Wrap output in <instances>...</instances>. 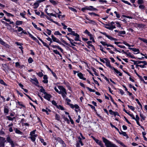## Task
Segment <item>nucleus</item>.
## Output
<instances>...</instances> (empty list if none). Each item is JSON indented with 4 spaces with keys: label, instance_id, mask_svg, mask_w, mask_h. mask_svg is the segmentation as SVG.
Masks as SVG:
<instances>
[{
    "label": "nucleus",
    "instance_id": "nucleus-28",
    "mask_svg": "<svg viewBox=\"0 0 147 147\" xmlns=\"http://www.w3.org/2000/svg\"><path fill=\"white\" fill-rule=\"evenodd\" d=\"M107 37L111 40L115 41L117 40L116 39L112 37L111 36L109 35H108Z\"/></svg>",
    "mask_w": 147,
    "mask_h": 147
},
{
    "label": "nucleus",
    "instance_id": "nucleus-60",
    "mask_svg": "<svg viewBox=\"0 0 147 147\" xmlns=\"http://www.w3.org/2000/svg\"><path fill=\"white\" fill-rule=\"evenodd\" d=\"M4 112L6 114H8L9 112L8 109L6 108H5L4 109Z\"/></svg>",
    "mask_w": 147,
    "mask_h": 147
},
{
    "label": "nucleus",
    "instance_id": "nucleus-24",
    "mask_svg": "<svg viewBox=\"0 0 147 147\" xmlns=\"http://www.w3.org/2000/svg\"><path fill=\"white\" fill-rule=\"evenodd\" d=\"M47 10V9H45V11H46ZM46 13H47V14L49 16H54L55 17H57V15L56 14H53V13H49L47 12L46 11Z\"/></svg>",
    "mask_w": 147,
    "mask_h": 147
},
{
    "label": "nucleus",
    "instance_id": "nucleus-38",
    "mask_svg": "<svg viewBox=\"0 0 147 147\" xmlns=\"http://www.w3.org/2000/svg\"><path fill=\"white\" fill-rule=\"evenodd\" d=\"M53 52L56 54H57L59 55L60 57H62L61 55L60 54L59 52L57 50H53Z\"/></svg>",
    "mask_w": 147,
    "mask_h": 147
},
{
    "label": "nucleus",
    "instance_id": "nucleus-27",
    "mask_svg": "<svg viewBox=\"0 0 147 147\" xmlns=\"http://www.w3.org/2000/svg\"><path fill=\"white\" fill-rule=\"evenodd\" d=\"M117 142L123 147H127L123 142L119 140H117Z\"/></svg>",
    "mask_w": 147,
    "mask_h": 147
},
{
    "label": "nucleus",
    "instance_id": "nucleus-42",
    "mask_svg": "<svg viewBox=\"0 0 147 147\" xmlns=\"http://www.w3.org/2000/svg\"><path fill=\"white\" fill-rule=\"evenodd\" d=\"M63 118L65 121H67L68 123H69V120L67 118L63 116Z\"/></svg>",
    "mask_w": 147,
    "mask_h": 147
},
{
    "label": "nucleus",
    "instance_id": "nucleus-34",
    "mask_svg": "<svg viewBox=\"0 0 147 147\" xmlns=\"http://www.w3.org/2000/svg\"><path fill=\"white\" fill-rule=\"evenodd\" d=\"M15 131V132L16 134H22V132H21L20 130L18 129L17 128H16L14 129Z\"/></svg>",
    "mask_w": 147,
    "mask_h": 147
},
{
    "label": "nucleus",
    "instance_id": "nucleus-56",
    "mask_svg": "<svg viewBox=\"0 0 147 147\" xmlns=\"http://www.w3.org/2000/svg\"><path fill=\"white\" fill-rule=\"evenodd\" d=\"M28 62L29 63H32L33 61V60L32 59L31 57H30L28 59Z\"/></svg>",
    "mask_w": 147,
    "mask_h": 147
},
{
    "label": "nucleus",
    "instance_id": "nucleus-4",
    "mask_svg": "<svg viewBox=\"0 0 147 147\" xmlns=\"http://www.w3.org/2000/svg\"><path fill=\"white\" fill-rule=\"evenodd\" d=\"M93 140L95 141L101 147H104L103 144L102 143L101 141L97 139H96L93 136L92 137Z\"/></svg>",
    "mask_w": 147,
    "mask_h": 147
},
{
    "label": "nucleus",
    "instance_id": "nucleus-46",
    "mask_svg": "<svg viewBox=\"0 0 147 147\" xmlns=\"http://www.w3.org/2000/svg\"><path fill=\"white\" fill-rule=\"evenodd\" d=\"M31 82H32L33 81H34L36 82V84L38 83V82L36 78H35L34 79H32V78H31Z\"/></svg>",
    "mask_w": 147,
    "mask_h": 147
},
{
    "label": "nucleus",
    "instance_id": "nucleus-6",
    "mask_svg": "<svg viewBox=\"0 0 147 147\" xmlns=\"http://www.w3.org/2000/svg\"><path fill=\"white\" fill-rule=\"evenodd\" d=\"M51 37L53 42L59 43L60 45H63V44L60 42L59 40L55 37L53 35H52L51 36Z\"/></svg>",
    "mask_w": 147,
    "mask_h": 147
},
{
    "label": "nucleus",
    "instance_id": "nucleus-21",
    "mask_svg": "<svg viewBox=\"0 0 147 147\" xmlns=\"http://www.w3.org/2000/svg\"><path fill=\"white\" fill-rule=\"evenodd\" d=\"M43 79V82L47 84L48 82V81L47 80V75H45L44 76Z\"/></svg>",
    "mask_w": 147,
    "mask_h": 147
},
{
    "label": "nucleus",
    "instance_id": "nucleus-18",
    "mask_svg": "<svg viewBox=\"0 0 147 147\" xmlns=\"http://www.w3.org/2000/svg\"><path fill=\"white\" fill-rule=\"evenodd\" d=\"M7 140L8 142L11 145L12 147H13L14 146L13 141L10 139L9 137H7Z\"/></svg>",
    "mask_w": 147,
    "mask_h": 147
},
{
    "label": "nucleus",
    "instance_id": "nucleus-2",
    "mask_svg": "<svg viewBox=\"0 0 147 147\" xmlns=\"http://www.w3.org/2000/svg\"><path fill=\"white\" fill-rule=\"evenodd\" d=\"M102 139L106 147H118L104 137H102Z\"/></svg>",
    "mask_w": 147,
    "mask_h": 147
},
{
    "label": "nucleus",
    "instance_id": "nucleus-23",
    "mask_svg": "<svg viewBox=\"0 0 147 147\" xmlns=\"http://www.w3.org/2000/svg\"><path fill=\"white\" fill-rule=\"evenodd\" d=\"M32 24L35 28L40 31H41V28L39 27H37V25H36L33 22H32Z\"/></svg>",
    "mask_w": 147,
    "mask_h": 147
},
{
    "label": "nucleus",
    "instance_id": "nucleus-10",
    "mask_svg": "<svg viewBox=\"0 0 147 147\" xmlns=\"http://www.w3.org/2000/svg\"><path fill=\"white\" fill-rule=\"evenodd\" d=\"M45 94V95L44 96V98L48 101H49L50 98L51 97V95L50 94H47V92L46 94Z\"/></svg>",
    "mask_w": 147,
    "mask_h": 147
},
{
    "label": "nucleus",
    "instance_id": "nucleus-7",
    "mask_svg": "<svg viewBox=\"0 0 147 147\" xmlns=\"http://www.w3.org/2000/svg\"><path fill=\"white\" fill-rule=\"evenodd\" d=\"M131 61L134 62V64L136 65V68H138V67H142V65H139V63H140V62H139V61H135L133 60H131Z\"/></svg>",
    "mask_w": 147,
    "mask_h": 147
},
{
    "label": "nucleus",
    "instance_id": "nucleus-9",
    "mask_svg": "<svg viewBox=\"0 0 147 147\" xmlns=\"http://www.w3.org/2000/svg\"><path fill=\"white\" fill-rule=\"evenodd\" d=\"M86 9L87 10H88L91 11H94L97 10L96 9L94 8L93 6H86Z\"/></svg>",
    "mask_w": 147,
    "mask_h": 147
},
{
    "label": "nucleus",
    "instance_id": "nucleus-3",
    "mask_svg": "<svg viewBox=\"0 0 147 147\" xmlns=\"http://www.w3.org/2000/svg\"><path fill=\"white\" fill-rule=\"evenodd\" d=\"M70 105V107L72 109H74V108H75V111L77 113H78V111L79 110V106L77 104H75V105H74L73 104H69Z\"/></svg>",
    "mask_w": 147,
    "mask_h": 147
},
{
    "label": "nucleus",
    "instance_id": "nucleus-15",
    "mask_svg": "<svg viewBox=\"0 0 147 147\" xmlns=\"http://www.w3.org/2000/svg\"><path fill=\"white\" fill-rule=\"evenodd\" d=\"M106 61L105 62V63L106 65L109 68H110L111 69H112L113 67H112L110 63V62L109 60H107V59H105Z\"/></svg>",
    "mask_w": 147,
    "mask_h": 147
},
{
    "label": "nucleus",
    "instance_id": "nucleus-31",
    "mask_svg": "<svg viewBox=\"0 0 147 147\" xmlns=\"http://www.w3.org/2000/svg\"><path fill=\"white\" fill-rule=\"evenodd\" d=\"M39 3L37 1L34 4V8L35 9L37 8L39 6Z\"/></svg>",
    "mask_w": 147,
    "mask_h": 147
},
{
    "label": "nucleus",
    "instance_id": "nucleus-1",
    "mask_svg": "<svg viewBox=\"0 0 147 147\" xmlns=\"http://www.w3.org/2000/svg\"><path fill=\"white\" fill-rule=\"evenodd\" d=\"M57 89L55 87L54 88L55 90L59 94H61L63 98L66 97L67 93L65 89L62 86H59L57 87Z\"/></svg>",
    "mask_w": 147,
    "mask_h": 147
},
{
    "label": "nucleus",
    "instance_id": "nucleus-55",
    "mask_svg": "<svg viewBox=\"0 0 147 147\" xmlns=\"http://www.w3.org/2000/svg\"><path fill=\"white\" fill-rule=\"evenodd\" d=\"M90 36V40H92L93 42H95L93 36L92 34H91L90 36Z\"/></svg>",
    "mask_w": 147,
    "mask_h": 147
},
{
    "label": "nucleus",
    "instance_id": "nucleus-16",
    "mask_svg": "<svg viewBox=\"0 0 147 147\" xmlns=\"http://www.w3.org/2000/svg\"><path fill=\"white\" fill-rule=\"evenodd\" d=\"M78 76L81 79L83 80H85L86 78L83 77L84 75L81 73H79L77 74Z\"/></svg>",
    "mask_w": 147,
    "mask_h": 147
},
{
    "label": "nucleus",
    "instance_id": "nucleus-64",
    "mask_svg": "<svg viewBox=\"0 0 147 147\" xmlns=\"http://www.w3.org/2000/svg\"><path fill=\"white\" fill-rule=\"evenodd\" d=\"M0 83L1 84L4 85L5 86H6V84L5 83L4 81L2 80H0Z\"/></svg>",
    "mask_w": 147,
    "mask_h": 147
},
{
    "label": "nucleus",
    "instance_id": "nucleus-61",
    "mask_svg": "<svg viewBox=\"0 0 147 147\" xmlns=\"http://www.w3.org/2000/svg\"><path fill=\"white\" fill-rule=\"evenodd\" d=\"M16 28H18V32L22 31L23 30V29L21 27H18L16 26Z\"/></svg>",
    "mask_w": 147,
    "mask_h": 147
},
{
    "label": "nucleus",
    "instance_id": "nucleus-35",
    "mask_svg": "<svg viewBox=\"0 0 147 147\" xmlns=\"http://www.w3.org/2000/svg\"><path fill=\"white\" fill-rule=\"evenodd\" d=\"M54 34L56 36H61L62 35V34L59 31H56L54 33Z\"/></svg>",
    "mask_w": 147,
    "mask_h": 147
},
{
    "label": "nucleus",
    "instance_id": "nucleus-54",
    "mask_svg": "<svg viewBox=\"0 0 147 147\" xmlns=\"http://www.w3.org/2000/svg\"><path fill=\"white\" fill-rule=\"evenodd\" d=\"M42 43L44 46L48 48H49V47L48 44L47 43L44 42L43 41H42Z\"/></svg>",
    "mask_w": 147,
    "mask_h": 147
},
{
    "label": "nucleus",
    "instance_id": "nucleus-17",
    "mask_svg": "<svg viewBox=\"0 0 147 147\" xmlns=\"http://www.w3.org/2000/svg\"><path fill=\"white\" fill-rule=\"evenodd\" d=\"M134 120L136 121L137 124L138 125L140 126V124L139 122L140 118L138 115H136L135 119Z\"/></svg>",
    "mask_w": 147,
    "mask_h": 147
},
{
    "label": "nucleus",
    "instance_id": "nucleus-63",
    "mask_svg": "<svg viewBox=\"0 0 147 147\" xmlns=\"http://www.w3.org/2000/svg\"><path fill=\"white\" fill-rule=\"evenodd\" d=\"M87 88L91 92H95V90H94L92 89L91 88H90L89 87H87Z\"/></svg>",
    "mask_w": 147,
    "mask_h": 147
},
{
    "label": "nucleus",
    "instance_id": "nucleus-5",
    "mask_svg": "<svg viewBox=\"0 0 147 147\" xmlns=\"http://www.w3.org/2000/svg\"><path fill=\"white\" fill-rule=\"evenodd\" d=\"M105 27L106 28L111 30H112L113 29L116 28L114 25H111L110 24H105Z\"/></svg>",
    "mask_w": 147,
    "mask_h": 147
},
{
    "label": "nucleus",
    "instance_id": "nucleus-30",
    "mask_svg": "<svg viewBox=\"0 0 147 147\" xmlns=\"http://www.w3.org/2000/svg\"><path fill=\"white\" fill-rule=\"evenodd\" d=\"M75 36V40L76 41H80V36L79 34L77 33Z\"/></svg>",
    "mask_w": 147,
    "mask_h": 147
},
{
    "label": "nucleus",
    "instance_id": "nucleus-22",
    "mask_svg": "<svg viewBox=\"0 0 147 147\" xmlns=\"http://www.w3.org/2000/svg\"><path fill=\"white\" fill-rule=\"evenodd\" d=\"M42 111L43 112H45L48 115L49 114L48 112H50L51 111L49 109L46 108V109H42Z\"/></svg>",
    "mask_w": 147,
    "mask_h": 147
},
{
    "label": "nucleus",
    "instance_id": "nucleus-57",
    "mask_svg": "<svg viewBox=\"0 0 147 147\" xmlns=\"http://www.w3.org/2000/svg\"><path fill=\"white\" fill-rule=\"evenodd\" d=\"M40 91L44 93V94H46V92H45V90L42 87H41L40 89Z\"/></svg>",
    "mask_w": 147,
    "mask_h": 147
},
{
    "label": "nucleus",
    "instance_id": "nucleus-11",
    "mask_svg": "<svg viewBox=\"0 0 147 147\" xmlns=\"http://www.w3.org/2000/svg\"><path fill=\"white\" fill-rule=\"evenodd\" d=\"M139 62H140V63H139V65H141L142 66V67H140L141 68H143L146 67L145 66L147 65V63L146 61H139Z\"/></svg>",
    "mask_w": 147,
    "mask_h": 147
},
{
    "label": "nucleus",
    "instance_id": "nucleus-14",
    "mask_svg": "<svg viewBox=\"0 0 147 147\" xmlns=\"http://www.w3.org/2000/svg\"><path fill=\"white\" fill-rule=\"evenodd\" d=\"M51 47L53 48L57 49H58L62 53L63 52V50L58 45H53L51 46Z\"/></svg>",
    "mask_w": 147,
    "mask_h": 147
},
{
    "label": "nucleus",
    "instance_id": "nucleus-50",
    "mask_svg": "<svg viewBox=\"0 0 147 147\" xmlns=\"http://www.w3.org/2000/svg\"><path fill=\"white\" fill-rule=\"evenodd\" d=\"M127 106L131 110L133 111H134L135 110L134 108L132 106L128 105Z\"/></svg>",
    "mask_w": 147,
    "mask_h": 147
},
{
    "label": "nucleus",
    "instance_id": "nucleus-40",
    "mask_svg": "<svg viewBox=\"0 0 147 147\" xmlns=\"http://www.w3.org/2000/svg\"><path fill=\"white\" fill-rule=\"evenodd\" d=\"M36 130H34L30 133V136H34L35 135H37L36 134H35Z\"/></svg>",
    "mask_w": 147,
    "mask_h": 147
},
{
    "label": "nucleus",
    "instance_id": "nucleus-20",
    "mask_svg": "<svg viewBox=\"0 0 147 147\" xmlns=\"http://www.w3.org/2000/svg\"><path fill=\"white\" fill-rule=\"evenodd\" d=\"M4 140V138L2 137L0 138V142L1 141V143L0 144V146L1 147H3L4 146V143L5 142Z\"/></svg>",
    "mask_w": 147,
    "mask_h": 147
},
{
    "label": "nucleus",
    "instance_id": "nucleus-19",
    "mask_svg": "<svg viewBox=\"0 0 147 147\" xmlns=\"http://www.w3.org/2000/svg\"><path fill=\"white\" fill-rule=\"evenodd\" d=\"M109 112L111 115H113L115 116L116 115H119L118 113L117 112H114L112 110H110Z\"/></svg>",
    "mask_w": 147,
    "mask_h": 147
},
{
    "label": "nucleus",
    "instance_id": "nucleus-25",
    "mask_svg": "<svg viewBox=\"0 0 147 147\" xmlns=\"http://www.w3.org/2000/svg\"><path fill=\"white\" fill-rule=\"evenodd\" d=\"M37 135H35L34 136H30V138L31 139V140L33 142L35 141L36 140V138L37 137Z\"/></svg>",
    "mask_w": 147,
    "mask_h": 147
},
{
    "label": "nucleus",
    "instance_id": "nucleus-43",
    "mask_svg": "<svg viewBox=\"0 0 147 147\" xmlns=\"http://www.w3.org/2000/svg\"><path fill=\"white\" fill-rule=\"evenodd\" d=\"M139 39L140 40L144 42L147 44V40L141 38H139Z\"/></svg>",
    "mask_w": 147,
    "mask_h": 147
},
{
    "label": "nucleus",
    "instance_id": "nucleus-58",
    "mask_svg": "<svg viewBox=\"0 0 147 147\" xmlns=\"http://www.w3.org/2000/svg\"><path fill=\"white\" fill-rule=\"evenodd\" d=\"M7 118L10 121H13V119L15 118L14 117L12 118L9 116H7Z\"/></svg>",
    "mask_w": 147,
    "mask_h": 147
},
{
    "label": "nucleus",
    "instance_id": "nucleus-62",
    "mask_svg": "<svg viewBox=\"0 0 147 147\" xmlns=\"http://www.w3.org/2000/svg\"><path fill=\"white\" fill-rule=\"evenodd\" d=\"M140 116L143 120H145V117L144 116V115L142 114H140Z\"/></svg>",
    "mask_w": 147,
    "mask_h": 147
},
{
    "label": "nucleus",
    "instance_id": "nucleus-41",
    "mask_svg": "<svg viewBox=\"0 0 147 147\" xmlns=\"http://www.w3.org/2000/svg\"><path fill=\"white\" fill-rule=\"evenodd\" d=\"M40 77H42L43 76V74L42 72H39L36 73Z\"/></svg>",
    "mask_w": 147,
    "mask_h": 147
},
{
    "label": "nucleus",
    "instance_id": "nucleus-29",
    "mask_svg": "<svg viewBox=\"0 0 147 147\" xmlns=\"http://www.w3.org/2000/svg\"><path fill=\"white\" fill-rule=\"evenodd\" d=\"M107 37L111 40L115 41L117 40L116 39L112 37L111 36L109 35H108Z\"/></svg>",
    "mask_w": 147,
    "mask_h": 147
},
{
    "label": "nucleus",
    "instance_id": "nucleus-59",
    "mask_svg": "<svg viewBox=\"0 0 147 147\" xmlns=\"http://www.w3.org/2000/svg\"><path fill=\"white\" fill-rule=\"evenodd\" d=\"M69 8L70 9L71 11H74V12H77V11L76 10L74 9V8H73L72 7H69Z\"/></svg>",
    "mask_w": 147,
    "mask_h": 147
},
{
    "label": "nucleus",
    "instance_id": "nucleus-8",
    "mask_svg": "<svg viewBox=\"0 0 147 147\" xmlns=\"http://www.w3.org/2000/svg\"><path fill=\"white\" fill-rule=\"evenodd\" d=\"M129 49L132 50L134 52V53L135 54L139 53L140 51L138 49L129 47Z\"/></svg>",
    "mask_w": 147,
    "mask_h": 147
},
{
    "label": "nucleus",
    "instance_id": "nucleus-49",
    "mask_svg": "<svg viewBox=\"0 0 147 147\" xmlns=\"http://www.w3.org/2000/svg\"><path fill=\"white\" fill-rule=\"evenodd\" d=\"M128 114L134 120L135 119L136 117H135L134 115L132 114H131L129 113H128Z\"/></svg>",
    "mask_w": 147,
    "mask_h": 147
},
{
    "label": "nucleus",
    "instance_id": "nucleus-39",
    "mask_svg": "<svg viewBox=\"0 0 147 147\" xmlns=\"http://www.w3.org/2000/svg\"><path fill=\"white\" fill-rule=\"evenodd\" d=\"M66 101L67 104L70 107V105L69 104H71L69 103L71 102V100L68 98H66Z\"/></svg>",
    "mask_w": 147,
    "mask_h": 147
},
{
    "label": "nucleus",
    "instance_id": "nucleus-36",
    "mask_svg": "<svg viewBox=\"0 0 147 147\" xmlns=\"http://www.w3.org/2000/svg\"><path fill=\"white\" fill-rule=\"evenodd\" d=\"M23 23V22L21 21L18 20L16 21V24L17 25L19 26L21 25Z\"/></svg>",
    "mask_w": 147,
    "mask_h": 147
},
{
    "label": "nucleus",
    "instance_id": "nucleus-52",
    "mask_svg": "<svg viewBox=\"0 0 147 147\" xmlns=\"http://www.w3.org/2000/svg\"><path fill=\"white\" fill-rule=\"evenodd\" d=\"M4 11V13H5V14H6L7 15V16H13V15H12L11 13H7V11Z\"/></svg>",
    "mask_w": 147,
    "mask_h": 147
},
{
    "label": "nucleus",
    "instance_id": "nucleus-37",
    "mask_svg": "<svg viewBox=\"0 0 147 147\" xmlns=\"http://www.w3.org/2000/svg\"><path fill=\"white\" fill-rule=\"evenodd\" d=\"M3 19L5 20L7 22H9V23L11 24H14V22H11L9 19H7L5 17H4V18Z\"/></svg>",
    "mask_w": 147,
    "mask_h": 147
},
{
    "label": "nucleus",
    "instance_id": "nucleus-33",
    "mask_svg": "<svg viewBox=\"0 0 147 147\" xmlns=\"http://www.w3.org/2000/svg\"><path fill=\"white\" fill-rule=\"evenodd\" d=\"M55 119L58 121H60V116L58 114H56L55 115Z\"/></svg>",
    "mask_w": 147,
    "mask_h": 147
},
{
    "label": "nucleus",
    "instance_id": "nucleus-44",
    "mask_svg": "<svg viewBox=\"0 0 147 147\" xmlns=\"http://www.w3.org/2000/svg\"><path fill=\"white\" fill-rule=\"evenodd\" d=\"M51 30L48 29H47L46 33L48 35H50L51 34Z\"/></svg>",
    "mask_w": 147,
    "mask_h": 147
},
{
    "label": "nucleus",
    "instance_id": "nucleus-12",
    "mask_svg": "<svg viewBox=\"0 0 147 147\" xmlns=\"http://www.w3.org/2000/svg\"><path fill=\"white\" fill-rule=\"evenodd\" d=\"M111 69L113 70L114 71V72L117 74H118L119 76H122V74L114 67H113Z\"/></svg>",
    "mask_w": 147,
    "mask_h": 147
},
{
    "label": "nucleus",
    "instance_id": "nucleus-48",
    "mask_svg": "<svg viewBox=\"0 0 147 147\" xmlns=\"http://www.w3.org/2000/svg\"><path fill=\"white\" fill-rule=\"evenodd\" d=\"M121 1L125 4H127L129 5H131V4L127 1L124 0H121Z\"/></svg>",
    "mask_w": 147,
    "mask_h": 147
},
{
    "label": "nucleus",
    "instance_id": "nucleus-51",
    "mask_svg": "<svg viewBox=\"0 0 147 147\" xmlns=\"http://www.w3.org/2000/svg\"><path fill=\"white\" fill-rule=\"evenodd\" d=\"M57 107L58 109H59L61 110H64V108L63 107L60 105H57Z\"/></svg>",
    "mask_w": 147,
    "mask_h": 147
},
{
    "label": "nucleus",
    "instance_id": "nucleus-45",
    "mask_svg": "<svg viewBox=\"0 0 147 147\" xmlns=\"http://www.w3.org/2000/svg\"><path fill=\"white\" fill-rule=\"evenodd\" d=\"M29 36L32 39L34 40L35 39H36V38L34 37L30 33H28Z\"/></svg>",
    "mask_w": 147,
    "mask_h": 147
},
{
    "label": "nucleus",
    "instance_id": "nucleus-13",
    "mask_svg": "<svg viewBox=\"0 0 147 147\" xmlns=\"http://www.w3.org/2000/svg\"><path fill=\"white\" fill-rule=\"evenodd\" d=\"M78 139L79 140L78 142H77L76 144V147H80V143L81 145L83 146L84 145V144L82 143V141L80 137H78Z\"/></svg>",
    "mask_w": 147,
    "mask_h": 147
},
{
    "label": "nucleus",
    "instance_id": "nucleus-26",
    "mask_svg": "<svg viewBox=\"0 0 147 147\" xmlns=\"http://www.w3.org/2000/svg\"><path fill=\"white\" fill-rule=\"evenodd\" d=\"M17 105H18L20 106V108H22L23 107H24V105L22 104V103L21 102H20L18 101L16 102Z\"/></svg>",
    "mask_w": 147,
    "mask_h": 147
},
{
    "label": "nucleus",
    "instance_id": "nucleus-53",
    "mask_svg": "<svg viewBox=\"0 0 147 147\" xmlns=\"http://www.w3.org/2000/svg\"><path fill=\"white\" fill-rule=\"evenodd\" d=\"M127 56L128 57H130L131 58H135V57L133 55H131L130 53H129L127 54Z\"/></svg>",
    "mask_w": 147,
    "mask_h": 147
},
{
    "label": "nucleus",
    "instance_id": "nucleus-47",
    "mask_svg": "<svg viewBox=\"0 0 147 147\" xmlns=\"http://www.w3.org/2000/svg\"><path fill=\"white\" fill-rule=\"evenodd\" d=\"M84 33L86 34H87L88 36H90V35L91 34H90V33L88 32V31L87 30H86L84 32Z\"/></svg>",
    "mask_w": 147,
    "mask_h": 147
},
{
    "label": "nucleus",
    "instance_id": "nucleus-32",
    "mask_svg": "<svg viewBox=\"0 0 147 147\" xmlns=\"http://www.w3.org/2000/svg\"><path fill=\"white\" fill-rule=\"evenodd\" d=\"M50 2L53 5H56L57 4L58 2L55 0H49Z\"/></svg>",
    "mask_w": 147,
    "mask_h": 147
}]
</instances>
